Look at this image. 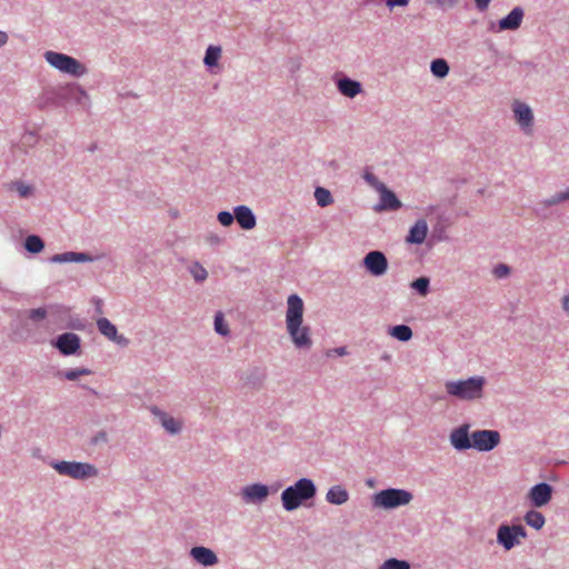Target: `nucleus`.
<instances>
[{
    "label": "nucleus",
    "instance_id": "obj_45",
    "mask_svg": "<svg viewBox=\"0 0 569 569\" xmlns=\"http://www.w3.org/2000/svg\"><path fill=\"white\" fill-rule=\"evenodd\" d=\"M8 41V34L4 31H0V47L4 46Z\"/></svg>",
    "mask_w": 569,
    "mask_h": 569
},
{
    "label": "nucleus",
    "instance_id": "obj_37",
    "mask_svg": "<svg viewBox=\"0 0 569 569\" xmlns=\"http://www.w3.org/2000/svg\"><path fill=\"white\" fill-rule=\"evenodd\" d=\"M28 317L33 321L43 320L47 317V310L44 308L31 309L28 312Z\"/></svg>",
    "mask_w": 569,
    "mask_h": 569
},
{
    "label": "nucleus",
    "instance_id": "obj_39",
    "mask_svg": "<svg viewBox=\"0 0 569 569\" xmlns=\"http://www.w3.org/2000/svg\"><path fill=\"white\" fill-rule=\"evenodd\" d=\"M509 271H510V270H509V267H508V266H506V264H499L498 267H496V268H495V271H493V272H495V276H496L497 278H503V277H506V276H508V274H509Z\"/></svg>",
    "mask_w": 569,
    "mask_h": 569
},
{
    "label": "nucleus",
    "instance_id": "obj_8",
    "mask_svg": "<svg viewBox=\"0 0 569 569\" xmlns=\"http://www.w3.org/2000/svg\"><path fill=\"white\" fill-rule=\"evenodd\" d=\"M500 433L496 430H477L471 433L472 448L490 451L500 443Z\"/></svg>",
    "mask_w": 569,
    "mask_h": 569
},
{
    "label": "nucleus",
    "instance_id": "obj_44",
    "mask_svg": "<svg viewBox=\"0 0 569 569\" xmlns=\"http://www.w3.org/2000/svg\"><path fill=\"white\" fill-rule=\"evenodd\" d=\"M331 352H335L338 356H346L347 355V349L345 347H339V348H336V349L331 350ZM329 355H330V351L328 352V356Z\"/></svg>",
    "mask_w": 569,
    "mask_h": 569
},
{
    "label": "nucleus",
    "instance_id": "obj_12",
    "mask_svg": "<svg viewBox=\"0 0 569 569\" xmlns=\"http://www.w3.org/2000/svg\"><path fill=\"white\" fill-rule=\"evenodd\" d=\"M54 346L64 356L76 353L80 348V339L76 333L67 332L58 337Z\"/></svg>",
    "mask_w": 569,
    "mask_h": 569
},
{
    "label": "nucleus",
    "instance_id": "obj_23",
    "mask_svg": "<svg viewBox=\"0 0 569 569\" xmlns=\"http://www.w3.org/2000/svg\"><path fill=\"white\" fill-rule=\"evenodd\" d=\"M326 499L332 505H343L349 499L348 491L341 486L331 487L326 495Z\"/></svg>",
    "mask_w": 569,
    "mask_h": 569
},
{
    "label": "nucleus",
    "instance_id": "obj_13",
    "mask_svg": "<svg viewBox=\"0 0 569 569\" xmlns=\"http://www.w3.org/2000/svg\"><path fill=\"white\" fill-rule=\"evenodd\" d=\"M513 112L516 120L520 124V127L525 131L530 132L533 121V114L529 106H527L523 102L516 101L513 103Z\"/></svg>",
    "mask_w": 569,
    "mask_h": 569
},
{
    "label": "nucleus",
    "instance_id": "obj_2",
    "mask_svg": "<svg viewBox=\"0 0 569 569\" xmlns=\"http://www.w3.org/2000/svg\"><path fill=\"white\" fill-rule=\"evenodd\" d=\"M485 385L486 379L483 377L475 376L466 380L447 381L445 388L449 396L471 401L482 397Z\"/></svg>",
    "mask_w": 569,
    "mask_h": 569
},
{
    "label": "nucleus",
    "instance_id": "obj_28",
    "mask_svg": "<svg viewBox=\"0 0 569 569\" xmlns=\"http://www.w3.org/2000/svg\"><path fill=\"white\" fill-rule=\"evenodd\" d=\"M221 57V48L217 46H209L203 62L208 67H214L218 63V60Z\"/></svg>",
    "mask_w": 569,
    "mask_h": 569
},
{
    "label": "nucleus",
    "instance_id": "obj_19",
    "mask_svg": "<svg viewBox=\"0 0 569 569\" xmlns=\"http://www.w3.org/2000/svg\"><path fill=\"white\" fill-rule=\"evenodd\" d=\"M190 555L197 562L203 566H213L218 562L216 553L206 547H193Z\"/></svg>",
    "mask_w": 569,
    "mask_h": 569
},
{
    "label": "nucleus",
    "instance_id": "obj_11",
    "mask_svg": "<svg viewBox=\"0 0 569 569\" xmlns=\"http://www.w3.org/2000/svg\"><path fill=\"white\" fill-rule=\"evenodd\" d=\"M469 428L470 426L465 423L451 431L450 442L455 449L467 450L472 448L471 435L469 436Z\"/></svg>",
    "mask_w": 569,
    "mask_h": 569
},
{
    "label": "nucleus",
    "instance_id": "obj_21",
    "mask_svg": "<svg viewBox=\"0 0 569 569\" xmlns=\"http://www.w3.org/2000/svg\"><path fill=\"white\" fill-rule=\"evenodd\" d=\"M338 90L348 98H355L361 92V84L356 80L343 78L338 81Z\"/></svg>",
    "mask_w": 569,
    "mask_h": 569
},
{
    "label": "nucleus",
    "instance_id": "obj_26",
    "mask_svg": "<svg viewBox=\"0 0 569 569\" xmlns=\"http://www.w3.org/2000/svg\"><path fill=\"white\" fill-rule=\"evenodd\" d=\"M390 335L399 341H408L412 337V330L409 326L398 325L390 329Z\"/></svg>",
    "mask_w": 569,
    "mask_h": 569
},
{
    "label": "nucleus",
    "instance_id": "obj_33",
    "mask_svg": "<svg viewBox=\"0 0 569 569\" xmlns=\"http://www.w3.org/2000/svg\"><path fill=\"white\" fill-rule=\"evenodd\" d=\"M411 288L416 289L421 296H426L429 289V279L421 277L411 282Z\"/></svg>",
    "mask_w": 569,
    "mask_h": 569
},
{
    "label": "nucleus",
    "instance_id": "obj_42",
    "mask_svg": "<svg viewBox=\"0 0 569 569\" xmlns=\"http://www.w3.org/2000/svg\"><path fill=\"white\" fill-rule=\"evenodd\" d=\"M477 8L480 11L486 10L489 7L490 0H475Z\"/></svg>",
    "mask_w": 569,
    "mask_h": 569
},
{
    "label": "nucleus",
    "instance_id": "obj_16",
    "mask_svg": "<svg viewBox=\"0 0 569 569\" xmlns=\"http://www.w3.org/2000/svg\"><path fill=\"white\" fill-rule=\"evenodd\" d=\"M234 218L242 229L250 230L256 227V217L247 206H238L234 209Z\"/></svg>",
    "mask_w": 569,
    "mask_h": 569
},
{
    "label": "nucleus",
    "instance_id": "obj_18",
    "mask_svg": "<svg viewBox=\"0 0 569 569\" xmlns=\"http://www.w3.org/2000/svg\"><path fill=\"white\" fill-rule=\"evenodd\" d=\"M523 19V10L519 7L499 21V30H517Z\"/></svg>",
    "mask_w": 569,
    "mask_h": 569
},
{
    "label": "nucleus",
    "instance_id": "obj_41",
    "mask_svg": "<svg viewBox=\"0 0 569 569\" xmlns=\"http://www.w3.org/2000/svg\"><path fill=\"white\" fill-rule=\"evenodd\" d=\"M17 191H18L20 197L26 198V197H28L31 193V188L29 186H27V184L18 183L17 184Z\"/></svg>",
    "mask_w": 569,
    "mask_h": 569
},
{
    "label": "nucleus",
    "instance_id": "obj_22",
    "mask_svg": "<svg viewBox=\"0 0 569 569\" xmlns=\"http://www.w3.org/2000/svg\"><path fill=\"white\" fill-rule=\"evenodd\" d=\"M51 262L54 263H64V262H84V261H91V258L86 253H78V252H64V253H58L50 258Z\"/></svg>",
    "mask_w": 569,
    "mask_h": 569
},
{
    "label": "nucleus",
    "instance_id": "obj_29",
    "mask_svg": "<svg viewBox=\"0 0 569 569\" xmlns=\"http://www.w3.org/2000/svg\"><path fill=\"white\" fill-rule=\"evenodd\" d=\"M315 198L320 207H327L333 202L330 191L321 187L316 189Z\"/></svg>",
    "mask_w": 569,
    "mask_h": 569
},
{
    "label": "nucleus",
    "instance_id": "obj_10",
    "mask_svg": "<svg viewBox=\"0 0 569 569\" xmlns=\"http://www.w3.org/2000/svg\"><path fill=\"white\" fill-rule=\"evenodd\" d=\"M553 489L549 483L541 482L533 486L528 492V499L532 507L541 508L552 499Z\"/></svg>",
    "mask_w": 569,
    "mask_h": 569
},
{
    "label": "nucleus",
    "instance_id": "obj_31",
    "mask_svg": "<svg viewBox=\"0 0 569 569\" xmlns=\"http://www.w3.org/2000/svg\"><path fill=\"white\" fill-rule=\"evenodd\" d=\"M379 569H410V565L406 560H398L396 558H391L386 560Z\"/></svg>",
    "mask_w": 569,
    "mask_h": 569
},
{
    "label": "nucleus",
    "instance_id": "obj_7",
    "mask_svg": "<svg viewBox=\"0 0 569 569\" xmlns=\"http://www.w3.org/2000/svg\"><path fill=\"white\" fill-rule=\"evenodd\" d=\"M527 537L525 528L520 525H501L497 531V541L506 550H510L520 543V539Z\"/></svg>",
    "mask_w": 569,
    "mask_h": 569
},
{
    "label": "nucleus",
    "instance_id": "obj_9",
    "mask_svg": "<svg viewBox=\"0 0 569 569\" xmlns=\"http://www.w3.org/2000/svg\"><path fill=\"white\" fill-rule=\"evenodd\" d=\"M362 263L367 271L375 277L385 274L388 269V260L385 253L378 250L368 252Z\"/></svg>",
    "mask_w": 569,
    "mask_h": 569
},
{
    "label": "nucleus",
    "instance_id": "obj_14",
    "mask_svg": "<svg viewBox=\"0 0 569 569\" xmlns=\"http://www.w3.org/2000/svg\"><path fill=\"white\" fill-rule=\"evenodd\" d=\"M378 190L380 192V203L376 208L377 211L398 210L401 207L400 200L391 190L383 184H381Z\"/></svg>",
    "mask_w": 569,
    "mask_h": 569
},
{
    "label": "nucleus",
    "instance_id": "obj_6",
    "mask_svg": "<svg viewBox=\"0 0 569 569\" xmlns=\"http://www.w3.org/2000/svg\"><path fill=\"white\" fill-rule=\"evenodd\" d=\"M52 467L59 475L73 479H86L98 475L97 469L92 465L84 462L59 461L54 462Z\"/></svg>",
    "mask_w": 569,
    "mask_h": 569
},
{
    "label": "nucleus",
    "instance_id": "obj_3",
    "mask_svg": "<svg viewBox=\"0 0 569 569\" xmlns=\"http://www.w3.org/2000/svg\"><path fill=\"white\" fill-rule=\"evenodd\" d=\"M316 492L317 489L312 480L301 478L293 486H290L282 491V506L287 511L296 510L303 501L313 498Z\"/></svg>",
    "mask_w": 569,
    "mask_h": 569
},
{
    "label": "nucleus",
    "instance_id": "obj_1",
    "mask_svg": "<svg viewBox=\"0 0 569 569\" xmlns=\"http://www.w3.org/2000/svg\"><path fill=\"white\" fill-rule=\"evenodd\" d=\"M305 305L298 295H290L287 300L286 327L293 345L298 349H310L311 330L303 325Z\"/></svg>",
    "mask_w": 569,
    "mask_h": 569
},
{
    "label": "nucleus",
    "instance_id": "obj_30",
    "mask_svg": "<svg viewBox=\"0 0 569 569\" xmlns=\"http://www.w3.org/2000/svg\"><path fill=\"white\" fill-rule=\"evenodd\" d=\"M431 72L438 77L443 78L449 72V66L443 59H436L431 62Z\"/></svg>",
    "mask_w": 569,
    "mask_h": 569
},
{
    "label": "nucleus",
    "instance_id": "obj_38",
    "mask_svg": "<svg viewBox=\"0 0 569 569\" xmlns=\"http://www.w3.org/2000/svg\"><path fill=\"white\" fill-rule=\"evenodd\" d=\"M233 219H234V216H232L228 211H221L218 213V221L224 227L230 226L233 222Z\"/></svg>",
    "mask_w": 569,
    "mask_h": 569
},
{
    "label": "nucleus",
    "instance_id": "obj_17",
    "mask_svg": "<svg viewBox=\"0 0 569 569\" xmlns=\"http://www.w3.org/2000/svg\"><path fill=\"white\" fill-rule=\"evenodd\" d=\"M427 233L428 224L426 220L420 219L409 230L406 241L408 243L421 244L426 240Z\"/></svg>",
    "mask_w": 569,
    "mask_h": 569
},
{
    "label": "nucleus",
    "instance_id": "obj_24",
    "mask_svg": "<svg viewBox=\"0 0 569 569\" xmlns=\"http://www.w3.org/2000/svg\"><path fill=\"white\" fill-rule=\"evenodd\" d=\"M152 412L159 417L162 427L169 431L170 433H177L181 429V423L173 417L167 415L166 412H161L158 409H153Z\"/></svg>",
    "mask_w": 569,
    "mask_h": 569
},
{
    "label": "nucleus",
    "instance_id": "obj_4",
    "mask_svg": "<svg viewBox=\"0 0 569 569\" xmlns=\"http://www.w3.org/2000/svg\"><path fill=\"white\" fill-rule=\"evenodd\" d=\"M44 59L54 69L72 77H81L87 72L86 67L80 61L64 53L47 51Z\"/></svg>",
    "mask_w": 569,
    "mask_h": 569
},
{
    "label": "nucleus",
    "instance_id": "obj_34",
    "mask_svg": "<svg viewBox=\"0 0 569 569\" xmlns=\"http://www.w3.org/2000/svg\"><path fill=\"white\" fill-rule=\"evenodd\" d=\"M90 373H91V371L89 369L80 368V369H72V370H68V371L63 372V377L67 380L73 381L81 376H88Z\"/></svg>",
    "mask_w": 569,
    "mask_h": 569
},
{
    "label": "nucleus",
    "instance_id": "obj_15",
    "mask_svg": "<svg viewBox=\"0 0 569 569\" xmlns=\"http://www.w3.org/2000/svg\"><path fill=\"white\" fill-rule=\"evenodd\" d=\"M269 495V489L264 485L253 483L242 490V496L247 502L263 501Z\"/></svg>",
    "mask_w": 569,
    "mask_h": 569
},
{
    "label": "nucleus",
    "instance_id": "obj_32",
    "mask_svg": "<svg viewBox=\"0 0 569 569\" xmlns=\"http://www.w3.org/2000/svg\"><path fill=\"white\" fill-rule=\"evenodd\" d=\"M214 330L220 333L221 336H228L229 335V327L224 322L222 312H217L214 316Z\"/></svg>",
    "mask_w": 569,
    "mask_h": 569
},
{
    "label": "nucleus",
    "instance_id": "obj_5",
    "mask_svg": "<svg viewBox=\"0 0 569 569\" xmlns=\"http://www.w3.org/2000/svg\"><path fill=\"white\" fill-rule=\"evenodd\" d=\"M412 500V495L403 489H385L373 495L372 502L375 507L383 509H393L406 506Z\"/></svg>",
    "mask_w": 569,
    "mask_h": 569
},
{
    "label": "nucleus",
    "instance_id": "obj_20",
    "mask_svg": "<svg viewBox=\"0 0 569 569\" xmlns=\"http://www.w3.org/2000/svg\"><path fill=\"white\" fill-rule=\"evenodd\" d=\"M99 331L108 339L118 343H126L127 339L122 336H118L117 327L111 323L107 318H101L97 321Z\"/></svg>",
    "mask_w": 569,
    "mask_h": 569
},
{
    "label": "nucleus",
    "instance_id": "obj_25",
    "mask_svg": "<svg viewBox=\"0 0 569 569\" xmlns=\"http://www.w3.org/2000/svg\"><path fill=\"white\" fill-rule=\"evenodd\" d=\"M525 521L531 528L541 529L546 522L543 515L537 510H530L525 516Z\"/></svg>",
    "mask_w": 569,
    "mask_h": 569
},
{
    "label": "nucleus",
    "instance_id": "obj_35",
    "mask_svg": "<svg viewBox=\"0 0 569 569\" xmlns=\"http://www.w3.org/2000/svg\"><path fill=\"white\" fill-rule=\"evenodd\" d=\"M566 200H569V190L552 196L551 198L547 199L545 203L547 206H555Z\"/></svg>",
    "mask_w": 569,
    "mask_h": 569
},
{
    "label": "nucleus",
    "instance_id": "obj_27",
    "mask_svg": "<svg viewBox=\"0 0 569 569\" xmlns=\"http://www.w3.org/2000/svg\"><path fill=\"white\" fill-rule=\"evenodd\" d=\"M24 248L31 253H39L43 250L44 243L38 236H28L24 241Z\"/></svg>",
    "mask_w": 569,
    "mask_h": 569
},
{
    "label": "nucleus",
    "instance_id": "obj_36",
    "mask_svg": "<svg viewBox=\"0 0 569 569\" xmlns=\"http://www.w3.org/2000/svg\"><path fill=\"white\" fill-rule=\"evenodd\" d=\"M191 273L197 281H203L208 276L207 270L199 263H194L191 267Z\"/></svg>",
    "mask_w": 569,
    "mask_h": 569
},
{
    "label": "nucleus",
    "instance_id": "obj_43",
    "mask_svg": "<svg viewBox=\"0 0 569 569\" xmlns=\"http://www.w3.org/2000/svg\"><path fill=\"white\" fill-rule=\"evenodd\" d=\"M561 307L566 312L569 313V292L562 297Z\"/></svg>",
    "mask_w": 569,
    "mask_h": 569
},
{
    "label": "nucleus",
    "instance_id": "obj_40",
    "mask_svg": "<svg viewBox=\"0 0 569 569\" xmlns=\"http://www.w3.org/2000/svg\"><path fill=\"white\" fill-rule=\"evenodd\" d=\"M410 0H386V6L389 9H393L395 7H406L408 6Z\"/></svg>",
    "mask_w": 569,
    "mask_h": 569
}]
</instances>
